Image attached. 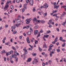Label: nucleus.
<instances>
[{
  "label": "nucleus",
  "instance_id": "f257e3e1",
  "mask_svg": "<svg viewBox=\"0 0 66 66\" xmlns=\"http://www.w3.org/2000/svg\"><path fill=\"white\" fill-rule=\"evenodd\" d=\"M32 26V25L29 24L26 26H24L23 28V29H29V28H30V27H31Z\"/></svg>",
  "mask_w": 66,
  "mask_h": 66
},
{
  "label": "nucleus",
  "instance_id": "f03ea898",
  "mask_svg": "<svg viewBox=\"0 0 66 66\" xmlns=\"http://www.w3.org/2000/svg\"><path fill=\"white\" fill-rule=\"evenodd\" d=\"M38 58H37V57H36L34 59V61H35L36 62V63H38Z\"/></svg>",
  "mask_w": 66,
  "mask_h": 66
},
{
  "label": "nucleus",
  "instance_id": "7ed1b4c3",
  "mask_svg": "<svg viewBox=\"0 0 66 66\" xmlns=\"http://www.w3.org/2000/svg\"><path fill=\"white\" fill-rule=\"evenodd\" d=\"M41 22V20H37L36 21V23H35L34 24L35 25H36V24H37V23H39Z\"/></svg>",
  "mask_w": 66,
  "mask_h": 66
},
{
  "label": "nucleus",
  "instance_id": "20e7f679",
  "mask_svg": "<svg viewBox=\"0 0 66 66\" xmlns=\"http://www.w3.org/2000/svg\"><path fill=\"white\" fill-rule=\"evenodd\" d=\"M9 7V5L8 4H6L5 6V7H4V11H5V10H6V9L8 8Z\"/></svg>",
  "mask_w": 66,
  "mask_h": 66
},
{
  "label": "nucleus",
  "instance_id": "39448f33",
  "mask_svg": "<svg viewBox=\"0 0 66 66\" xmlns=\"http://www.w3.org/2000/svg\"><path fill=\"white\" fill-rule=\"evenodd\" d=\"M37 19H36V18H34L33 19V20L34 21V24H35V23H36V21L37 20Z\"/></svg>",
  "mask_w": 66,
  "mask_h": 66
},
{
  "label": "nucleus",
  "instance_id": "423d86ee",
  "mask_svg": "<svg viewBox=\"0 0 66 66\" xmlns=\"http://www.w3.org/2000/svg\"><path fill=\"white\" fill-rule=\"evenodd\" d=\"M44 7L47 9L48 8V5L47 4V3H45L44 5Z\"/></svg>",
  "mask_w": 66,
  "mask_h": 66
},
{
  "label": "nucleus",
  "instance_id": "0eeeda50",
  "mask_svg": "<svg viewBox=\"0 0 66 66\" xmlns=\"http://www.w3.org/2000/svg\"><path fill=\"white\" fill-rule=\"evenodd\" d=\"M29 3L31 5H33V0H31L30 1Z\"/></svg>",
  "mask_w": 66,
  "mask_h": 66
},
{
  "label": "nucleus",
  "instance_id": "6e6552de",
  "mask_svg": "<svg viewBox=\"0 0 66 66\" xmlns=\"http://www.w3.org/2000/svg\"><path fill=\"white\" fill-rule=\"evenodd\" d=\"M60 6V5H54V9H58V8Z\"/></svg>",
  "mask_w": 66,
  "mask_h": 66
},
{
  "label": "nucleus",
  "instance_id": "1a4fd4ad",
  "mask_svg": "<svg viewBox=\"0 0 66 66\" xmlns=\"http://www.w3.org/2000/svg\"><path fill=\"white\" fill-rule=\"evenodd\" d=\"M65 14H66V13H65V12H64L63 14H62V15H61V16H60V19H62V17H63V16H64V15H65Z\"/></svg>",
  "mask_w": 66,
  "mask_h": 66
},
{
  "label": "nucleus",
  "instance_id": "9d476101",
  "mask_svg": "<svg viewBox=\"0 0 66 66\" xmlns=\"http://www.w3.org/2000/svg\"><path fill=\"white\" fill-rule=\"evenodd\" d=\"M14 53L15 55H19V54L16 51H15L14 52Z\"/></svg>",
  "mask_w": 66,
  "mask_h": 66
},
{
  "label": "nucleus",
  "instance_id": "9b49d317",
  "mask_svg": "<svg viewBox=\"0 0 66 66\" xmlns=\"http://www.w3.org/2000/svg\"><path fill=\"white\" fill-rule=\"evenodd\" d=\"M15 20L17 22H20L21 21L18 18H16Z\"/></svg>",
  "mask_w": 66,
  "mask_h": 66
},
{
  "label": "nucleus",
  "instance_id": "f8f14e48",
  "mask_svg": "<svg viewBox=\"0 0 66 66\" xmlns=\"http://www.w3.org/2000/svg\"><path fill=\"white\" fill-rule=\"evenodd\" d=\"M26 22L27 24H29L30 22V21H29L27 19L26 20Z\"/></svg>",
  "mask_w": 66,
  "mask_h": 66
},
{
  "label": "nucleus",
  "instance_id": "ddd939ff",
  "mask_svg": "<svg viewBox=\"0 0 66 66\" xmlns=\"http://www.w3.org/2000/svg\"><path fill=\"white\" fill-rule=\"evenodd\" d=\"M66 20L65 21L63 22L62 23V26H65V25H66Z\"/></svg>",
  "mask_w": 66,
  "mask_h": 66
},
{
  "label": "nucleus",
  "instance_id": "4468645a",
  "mask_svg": "<svg viewBox=\"0 0 66 66\" xmlns=\"http://www.w3.org/2000/svg\"><path fill=\"white\" fill-rule=\"evenodd\" d=\"M35 29H37L38 28V25H35L34 27Z\"/></svg>",
  "mask_w": 66,
  "mask_h": 66
},
{
  "label": "nucleus",
  "instance_id": "2eb2a0df",
  "mask_svg": "<svg viewBox=\"0 0 66 66\" xmlns=\"http://www.w3.org/2000/svg\"><path fill=\"white\" fill-rule=\"evenodd\" d=\"M12 56V57L13 58H16V57H17V55L14 54H13Z\"/></svg>",
  "mask_w": 66,
  "mask_h": 66
},
{
  "label": "nucleus",
  "instance_id": "dca6fc26",
  "mask_svg": "<svg viewBox=\"0 0 66 66\" xmlns=\"http://www.w3.org/2000/svg\"><path fill=\"white\" fill-rule=\"evenodd\" d=\"M5 53V50H3L1 52V54H2L3 53Z\"/></svg>",
  "mask_w": 66,
  "mask_h": 66
},
{
  "label": "nucleus",
  "instance_id": "f3484780",
  "mask_svg": "<svg viewBox=\"0 0 66 66\" xmlns=\"http://www.w3.org/2000/svg\"><path fill=\"white\" fill-rule=\"evenodd\" d=\"M31 61V58H29L27 61V62H30Z\"/></svg>",
  "mask_w": 66,
  "mask_h": 66
},
{
  "label": "nucleus",
  "instance_id": "a211bd4d",
  "mask_svg": "<svg viewBox=\"0 0 66 66\" xmlns=\"http://www.w3.org/2000/svg\"><path fill=\"white\" fill-rule=\"evenodd\" d=\"M52 51H52L51 52V51L50 52V53H52V54H54V51H55V50L54 49Z\"/></svg>",
  "mask_w": 66,
  "mask_h": 66
},
{
  "label": "nucleus",
  "instance_id": "6ab92c4d",
  "mask_svg": "<svg viewBox=\"0 0 66 66\" xmlns=\"http://www.w3.org/2000/svg\"><path fill=\"white\" fill-rule=\"evenodd\" d=\"M28 35H31V31H29L27 33Z\"/></svg>",
  "mask_w": 66,
  "mask_h": 66
},
{
  "label": "nucleus",
  "instance_id": "aec40b11",
  "mask_svg": "<svg viewBox=\"0 0 66 66\" xmlns=\"http://www.w3.org/2000/svg\"><path fill=\"white\" fill-rule=\"evenodd\" d=\"M38 32V30H35L34 32V34L35 35H36V34H37Z\"/></svg>",
  "mask_w": 66,
  "mask_h": 66
},
{
  "label": "nucleus",
  "instance_id": "412c9836",
  "mask_svg": "<svg viewBox=\"0 0 66 66\" xmlns=\"http://www.w3.org/2000/svg\"><path fill=\"white\" fill-rule=\"evenodd\" d=\"M14 6L13 5H11L10 6V9H11V10H13L14 9Z\"/></svg>",
  "mask_w": 66,
  "mask_h": 66
},
{
  "label": "nucleus",
  "instance_id": "4be33fe9",
  "mask_svg": "<svg viewBox=\"0 0 66 66\" xmlns=\"http://www.w3.org/2000/svg\"><path fill=\"white\" fill-rule=\"evenodd\" d=\"M44 37H46V38H48V37H49V35H44Z\"/></svg>",
  "mask_w": 66,
  "mask_h": 66
},
{
  "label": "nucleus",
  "instance_id": "5701e85b",
  "mask_svg": "<svg viewBox=\"0 0 66 66\" xmlns=\"http://www.w3.org/2000/svg\"><path fill=\"white\" fill-rule=\"evenodd\" d=\"M20 25H21V23H19L18 24H16V27H18V26H20Z\"/></svg>",
  "mask_w": 66,
  "mask_h": 66
},
{
  "label": "nucleus",
  "instance_id": "b1692460",
  "mask_svg": "<svg viewBox=\"0 0 66 66\" xmlns=\"http://www.w3.org/2000/svg\"><path fill=\"white\" fill-rule=\"evenodd\" d=\"M43 48H44V47H45V48H47V47L46 46V43H44V45H43Z\"/></svg>",
  "mask_w": 66,
  "mask_h": 66
},
{
  "label": "nucleus",
  "instance_id": "393cba45",
  "mask_svg": "<svg viewBox=\"0 0 66 66\" xmlns=\"http://www.w3.org/2000/svg\"><path fill=\"white\" fill-rule=\"evenodd\" d=\"M12 2V1H8L6 3V4H8L9 3H11Z\"/></svg>",
  "mask_w": 66,
  "mask_h": 66
},
{
  "label": "nucleus",
  "instance_id": "a878e982",
  "mask_svg": "<svg viewBox=\"0 0 66 66\" xmlns=\"http://www.w3.org/2000/svg\"><path fill=\"white\" fill-rule=\"evenodd\" d=\"M57 39H58V37H56L54 41H55V42H56V41L57 40Z\"/></svg>",
  "mask_w": 66,
  "mask_h": 66
},
{
  "label": "nucleus",
  "instance_id": "bb28decb",
  "mask_svg": "<svg viewBox=\"0 0 66 66\" xmlns=\"http://www.w3.org/2000/svg\"><path fill=\"white\" fill-rule=\"evenodd\" d=\"M35 44H38V41L36 40H35Z\"/></svg>",
  "mask_w": 66,
  "mask_h": 66
},
{
  "label": "nucleus",
  "instance_id": "cd10ccee",
  "mask_svg": "<svg viewBox=\"0 0 66 66\" xmlns=\"http://www.w3.org/2000/svg\"><path fill=\"white\" fill-rule=\"evenodd\" d=\"M52 61L51 60H50L48 62V63H49L50 64H51V63H52Z\"/></svg>",
  "mask_w": 66,
  "mask_h": 66
},
{
  "label": "nucleus",
  "instance_id": "c85d7f7f",
  "mask_svg": "<svg viewBox=\"0 0 66 66\" xmlns=\"http://www.w3.org/2000/svg\"><path fill=\"white\" fill-rule=\"evenodd\" d=\"M11 28L12 29H15V28H16V27H15V26H14L12 27H11Z\"/></svg>",
  "mask_w": 66,
  "mask_h": 66
},
{
  "label": "nucleus",
  "instance_id": "c756f323",
  "mask_svg": "<svg viewBox=\"0 0 66 66\" xmlns=\"http://www.w3.org/2000/svg\"><path fill=\"white\" fill-rule=\"evenodd\" d=\"M51 33V31L50 30H48L47 31V34H49Z\"/></svg>",
  "mask_w": 66,
  "mask_h": 66
},
{
  "label": "nucleus",
  "instance_id": "7c9ffc66",
  "mask_svg": "<svg viewBox=\"0 0 66 66\" xmlns=\"http://www.w3.org/2000/svg\"><path fill=\"white\" fill-rule=\"evenodd\" d=\"M13 51H11L10 52H9V53H10V54H11L13 53Z\"/></svg>",
  "mask_w": 66,
  "mask_h": 66
},
{
  "label": "nucleus",
  "instance_id": "2f4dec72",
  "mask_svg": "<svg viewBox=\"0 0 66 66\" xmlns=\"http://www.w3.org/2000/svg\"><path fill=\"white\" fill-rule=\"evenodd\" d=\"M27 19L30 22V21H31V20H32V19H31V18Z\"/></svg>",
  "mask_w": 66,
  "mask_h": 66
},
{
  "label": "nucleus",
  "instance_id": "473e14b6",
  "mask_svg": "<svg viewBox=\"0 0 66 66\" xmlns=\"http://www.w3.org/2000/svg\"><path fill=\"white\" fill-rule=\"evenodd\" d=\"M47 15V13L46 12L45 13H44L43 14V15L44 16H46V15Z\"/></svg>",
  "mask_w": 66,
  "mask_h": 66
},
{
  "label": "nucleus",
  "instance_id": "72a5a7b5",
  "mask_svg": "<svg viewBox=\"0 0 66 66\" xmlns=\"http://www.w3.org/2000/svg\"><path fill=\"white\" fill-rule=\"evenodd\" d=\"M57 11L56 10H55V11H53V13H56Z\"/></svg>",
  "mask_w": 66,
  "mask_h": 66
},
{
  "label": "nucleus",
  "instance_id": "f704fd0d",
  "mask_svg": "<svg viewBox=\"0 0 66 66\" xmlns=\"http://www.w3.org/2000/svg\"><path fill=\"white\" fill-rule=\"evenodd\" d=\"M9 55H10V53H9V52H8V53H6V56H8Z\"/></svg>",
  "mask_w": 66,
  "mask_h": 66
},
{
  "label": "nucleus",
  "instance_id": "c9c22d12",
  "mask_svg": "<svg viewBox=\"0 0 66 66\" xmlns=\"http://www.w3.org/2000/svg\"><path fill=\"white\" fill-rule=\"evenodd\" d=\"M65 43H64L62 45V47H64V46H65Z\"/></svg>",
  "mask_w": 66,
  "mask_h": 66
},
{
  "label": "nucleus",
  "instance_id": "e433bc0d",
  "mask_svg": "<svg viewBox=\"0 0 66 66\" xmlns=\"http://www.w3.org/2000/svg\"><path fill=\"white\" fill-rule=\"evenodd\" d=\"M25 11V9L24 8H23L22 10V13H23V12H24V11Z\"/></svg>",
  "mask_w": 66,
  "mask_h": 66
},
{
  "label": "nucleus",
  "instance_id": "4c0bfd02",
  "mask_svg": "<svg viewBox=\"0 0 66 66\" xmlns=\"http://www.w3.org/2000/svg\"><path fill=\"white\" fill-rule=\"evenodd\" d=\"M56 61L57 62H59V59L57 58H56Z\"/></svg>",
  "mask_w": 66,
  "mask_h": 66
},
{
  "label": "nucleus",
  "instance_id": "58836bf2",
  "mask_svg": "<svg viewBox=\"0 0 66 66\" xmlns=\"http://www.w3.org/2000/svg\"><path fill=\"white\" fill-rule=\"evenodd\" d=\"M41 22L42 23H45V21L44 20H41Z\"/></svg>",
  "mask_w": 66,
  "mask_h": 66
},
{
  "label": "nucleus",
  "instance_id": "ea45409f",
  "mask_svg": "<svg viewBox=\"0 0 66 66\" xmlns=\"http://www.w3.org/2000/svg\"><path fill=\"white\" fill-rule=\"evenodd\" d=\"M23 37V36H20V37H19L20 39H21V38H22Z\"/></svg>",
  "mask_w": 66,
  "mask_h": 66
},
{
  "label": "nucleus",
  "instance_id": "a19ab883",
  "mask_svg": "<svg viewBox=\"0 0 66 66\" xmlns=\"http://www.w3.org/2000/svg\"><path fill=\"white\" fill-rule=\"evenodd\" d=\"M9 44V42L5 43V45H8Z\"/></svg>",
  "mask_w": 66,
  "mask_h": 66
},
{
  "label": "nucleus",
  "instance_id": "79ce46f5",
  "mask_svg": "<svg viewBox=\"0 0 66 66\" xmlns=\"http://www.w3.org/2000/svg\"><path fill=\"white\" fill-rule=\"evenodd\" d=\"M60 51V50L59 49H57V52H59Z\"/></svg>",
  "mask_w": 66,
  "mask_h": 66
},
{
  "label": "nucleus",
  "instance_id": "37998d69",
  "mask_svg": "<svg viewBox=\"0 0 66 66\" xmlns=\"http://www.w3.org/2000/svg\"><path fill=\"white\" fill-rule=\"evenodd\" d=\"M32 55H33V56H36V54L32 53Z\"/></svg>",
  "mask_w": 66,
  "mask_h": 66
},
{
  "label": "nucleus",
  "instance_id": "c03bdc74",
  "mask_svg": "<svg viewBox=\"0 0 66 66\" xmlns=\"http://www.w3.org/2000/svg\"><path fill=\"white\" fill-rule=\"evenodd\" d=\"M60 40H61V41H62V40L63 39V38H62V37H60Z\"/></svg>",
  "mask_w": 66,
  "mask_h": 66
},
{
  "label": "nucleus",
  "instance_id": "a18cd8bd",
  "mask_svg": "<svg viewBox=\"0 0 66 66\" xmlns=\"http://www.w3.org/2000/svg\"><path fill=\"white\" fill-rule=\"evenodd\" d=\"M39 49L40 51H42V48H40V47H39Z\"/></svg>",
  "mask_w": 66,
  "mask_h": 66
},
{
  "label": "nucleus",
  "instance_id": "49530a36",
  "mask_svg": "<svg viewBox=\"0 0 66 66\" xmlns=\"http://www.w3.org/2000/svg\"><path fill=\"white\" fill-rule=\"evenodd\" d=\"M36 10H35V8H34L33 9V12H35Z\"/></svg>",
  "mask_w": 66,
  "mask_h": 66
},
{
  "label": "nucleus",
  "instance_id": "de8ad7c7",
  "mask_svg": "<svg viewBox=\"0 0 66 66\" xmlns=\"http://www.w3.org/2000/svg\"><path fill=\"white\" fill-rule=\"evenodd\" d=\"M56 30L57 32H59L60 31V29H59L58 28H56Z\"/></svg>",
  "mask_w": 66,
  "mask_h": 66
},
{
  "label": "nucleus",
  "instance_id": "09e8293b",
  "mask_svg": "<svg viewBox=\"0 0 66 66\" xmlns=\"http://www.w3.org/2000/svg\"><path fill=\"white\" fill-rule=\"evenodd\" d=\"M13 57L12 56H11L10 57V60H12V59Z\"/></svg>",
  "mask_w": 66,
  "mask_h": 66
},
{
  "label": "nucleus",
  "instance_id": "8fccbe9b",
  "mask_svg": "<svg viewBox=\"0 0 66 66\" xmlns=\"http://www.w3.org/2000/svg\"><path fill=\"white\" fill-rule=\"evenodd\" d=\"M12 49H13V50H16V48H15V47H14V46H12Z\"/></svg>",
  "mask_w": 66,
  "mask_h": 66
},
{
  "label": "nucleus",
  "instance_id": "3c124183",
  "mask_svg": "<svg viewBox=\"0 0 66 66\" xmlns=\"http://www.w3.org/2000/svg\"><path fill=\"white\" fill-rule=\"evenodd\" d=\"M52 50V48L51 47H49V49H48L49 51H50V50Z\"/></svg>",
  "mask_w": 66,
  "mask_h": 66
},
{
  "label": "nucleus",
  "instance_id": "603ef678",
  "mask_svg": "<svg viewBox=\"0 0 66 66\" xmlns=\"http://www.w3.org/2000/svg\"><path fill=\"white\" fill-rule=\"evenodd\" d=\"M17 31H15L13 32V34H16V33H17Z\"/></svg>",
  "mask_w": 66,
  "mask_h": 66
},
{
  "label": "nucleus",
  "instance_id": "864d4df0",
  "mask_svg": "<svg viewBox=\"0 0 66 66\" xmlns=\"http://www.w3.org/2000/svg\"><path fill=\"white\" fill-rule=\"evenodd\" d=\"M23 51H24V52L26 51H27V50L26 49V48H24L23 49Z\"/></svg>",
  "mask_w": 66,
  "mask_h": 66
},
{
  "label": "nucleus",
  "instance_id": "5fc2aeb1",
  "mask_svg": "<svg viewBox=\"0 0 66 66\" xmlns=\"http://www.w3.org/2000/svg\"><path fill=\"white\" fill-rule=\"evenodd\" d=\"M43 30L42 29L40 31L39 33H43Z\"/></svg>",
  "mask_w": 66,
  "mask_h": 66
},
{
  "label": "nucleus",
  "instance_id": "6e6d98bb",
  "mask_svg": "<svg viewBox=\"0 0 66 66\" xmlns=\"http://www.w3.org/2000/svg\"><path fill=\"white\" fill-rule=\"evenodd\" d=\"M18 18H21V16L20 15H19L18 16Z\"/></svg>",
  "mask_w": 66,
  "mask_h": 66
},
{
  "label": "nucleus",
  "instance_id": "4d7b16f0",
  "mask_svg": "<svg viewBox=\"0 0 66 66\" xmlns=\"http://www.w3.org/2000/svg\"><path fill=\"white\" fill-rule=\"evenodd\" d=\"M27 43H28L29 44H30V40H27Z\"/></svg>",
  "mask_w": 66,
  "mask_h": 66
},
{
  "label": "nucleus",
  "instance_id": "13d9d810",
  "mask_svg": "<svg viewBox=\"0 0 66 66\" xmlns=\"http://www.w3.org/2000/svg\"><path fill=\"white\" fill-rule=\"evenodd\" d=\"M42 65L43 66H45V65H46V64H45V63H43Z\"/></svg>",
  "mask_w": 66,
  "mask_h": 66
},
{
  "label": "nucleus",
  "instance_id": "bf43d9fd",
  "mask_svg": "<svg viewBox=\"0 0 66 66\" xmlns=\"http://www.w3.org/2000/svg\"><path fill=\"white\" fill-rule=\"evenodd\" d=\"M16 2L17 3H19V1H20V0H16Z\"/></svg>",
  "mask_w": 66,
  "mask_h": 66
},
{
  "label": "nucleus",
  "instance_id": "052dcab7",
  "mask_svg": "<svg viewBox=\"0 0 66 66\" xmlns=\"http://www.w3.org/2000/svg\"><path fill=\"white\" fill-rule=\"evenodd\" d=\"M50 55L51 57H52V54L51 53H50Z\"/></svg>",
  "mask_w": 66,
  "mask_h": 66
},
{
  "label": "nucleus",
  "instance_id": "680f3d73",
  "mask_svg": "<svg viewBox=\"0 0 66 66\" xmlns=\"http://www.w3.org/2000/svg\"><path fill=\"white\" fill-rule=\"evenodd\" d=\"M15 61L17 62L18 61V58L16 57V58H15Z\"/></svg>",
  "mask_w": 66,
  "mask_h": 66
},
{
  "label": "nucleus",
  "instance_id": "e2e57ef3",
  "mask_svg": "<svg viewBox=\"0 0 66 66\" xmlns=\"http://www.w3.org/2000/svg\"><path fill=\"white\" fill-rule=\"evenodd\" d=\"M4 61H6V57H5L4 58Z\"/></svg>",
  "mask_w": 66,
  "mask_h": 66
},
{
  "label": "nucleus",
  "instance_id": "0e129e2a",
  "mask_svg": "<svg viewBox=\"0 0 66 66\" xmlns=\"http://www.w3.org/2000/svg\"><path fill=\"white\" fill-rule=\"evenodd\" d=\"M62 51H65V48H62Z\"/></svg>",
  "mask_w": 66,
  "mask_h": 66
},
{
  "label": "nucleus",
  "instance_id": "69168bd1",
  "mask_svg": "<svg viewBox=\"0 0 66 66\" xmlns=\"http://www.w3.org/2000/svg\"><path fill=\"white\" fill-rule=\"evenodd\" d=\"M25 54H27V53H28V52H27V51H25L24 52Z\"/></svg>",
  "mask_w": 66,
  "mask_h": 66
},
{
  "label": "nucleus",
  "instance_id": "338daca9",
  "mask_svg": "<svg viewBox=\"0 0 66 66\" xmlns=\"http://www.w3.org/2000/svg\"><path fill=\"white\" fill-rule=\"evenodd\" d=\"M10 62L11 63H14V61H12V60H11L10 61Z\"/></svg>",
  "mask_w": 66,
  "mask_h": 66
},
{
  "label": "nucleus",
  "instance_id": "774afa93",
  "mask_svg": "<svg viewBox=\"0 0 66 66\" xmlns=\"http://www.w3.org/2000/svg\"><path fill=\"white\" fill-rule=\"evenodd\" d=\"M53 47V45H52V44H51L50 46L49 47L51 48V47Z\"/></svg>",
  "mask_w": 66,
  "mask_h": 66
}]
</instances>
